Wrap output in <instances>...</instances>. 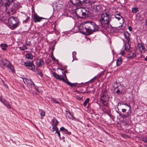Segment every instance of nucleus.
<instances>
[{
	"mask_svg": "<svg viewBox=\"0 0 147 147\" xmlns=\"http://www.w3.org/2000/svg\"><path fill=\"white\" fill-rule=\"evenodd\" d=\"M111 18L109 12L102 13L98 20V22L100 24V26L103 29L107 30L109 28V23Z\"/></svg>",
	"mask_w": 147,
	"mask_h": 147,
	"instance_id": "1",
	"label": "nucleus"
},
{
	"mask_svg": "<svg viewBox=\"0 0 147 147\" xmlns=\"http://www.w3.org/2000/svg\"><path fill=\"white\" fill-rule=\"evenodd\" d=\"M85 28L86 29V35H89L93 32L98 30V26L92 21L86 22L85 23Z\"/></svg>",
	"mask_w": 147,
	"mask_h": 147,
	"instance_id": "2",
	"label": "nucleus"
},
{
	"mask_svg": "<svg viewBox=\"0 0 147 147\" xmlns=\"http://www.w3.org/2000/svg\"><path fill=\"white\" fill-rule=\"evenodd\" d=\"M8 23L7 26L11 30L15 29L19 23V20L18 18L13 16L10 17L8 20Z\"/></svg>",
	"mask_w": 147,
	"mask_h": 147,
	"instance_id": "3",
	"label": "nucleus"
},
{
	"mask_svg": "<svg viewBox=\"0 0 147 147\" xmlns=\"http://www.w3.org/2000/svg\"><path fill=\"white\" fill-rule=\"evenodd\" d=\"M88 10L82 7L76 8V14L78 18H85L88 14Z\"/></svg>",
	"mask_w": 147,
	"mask_h": 147,
	"instance_id": "4",
	"label": "nucleus"
},
{
	"mask_svg": "<svg viewBox=\"0 0 147 147\" xmlns=\"http://www.w3.org/2000/svg\"><path fill=\"white\" fill-rule=\"evenodd\" d=\"M109 98L108 92L107 91H104L101 94L100 100L101 103L105 106L108 105V103L106 102L109 100Z\"/></svg>",
	"mask_w": 147,
	"mask_h": 147,
	"instance_id": "5",
	"label": "nucleus"
},
{
	"mask_svg": "<svg viewBox=\"0 0 147 147\" xmlns=\"http://www.w3.org/2000/svg\"><path fill=\"white\" fill-rule=\"evenodd\" d=\"M53 76L57 79L59 80H62L63 82L67 83V84L71 86L75 87L76 86V84L75 83H71L68 81H67L63 77V76L59 75L57 74L55 72L53 73Z\"/></svg>",
	"mask_w": 147,
	"mask_h": 147,
	"instance_id": "6",
	"label": "nucleus"
},
{
	"mask_svg": "<svg viewBox=\"0 0 147 147\" xmlns=\"http://www.w3.org/2000/svg\"><path fill=\"white\" fill-rule=\"evenodd\" d=\"M92 10L93 12L97 13L98 14H100L103 11L101 5L96 3L93 4V7Z\"/></svg>",
	"mask_w": 147,
	"mask_h": 147,
	"instance_id": "7",
	"label": "nucleus"
},
{
	"mask_svg": "<svg viewBox=\"0 0 147 147\" xmlns=\"http://www.w3.org/2000/svg\"><path fill=\"white\" fill-rule=\"evenodd\" d=\"M4 66L5 65L9 68L13 73H15V70L14 66L11 64L10 62L6 59H4L1 60Z\"/></svg>",
	"mask_w": 147,
	"mask_h": 147,
	"instance_id": "8",
	"label": "nucleus"
},
{
	"mask_svg": "<svg viewBox=\"0 0 147 147\" xmlns=\"http://www.w3.org/2000/svg\"><path fill=\"white\" fill-rule=\"evenodd\" d=\"M86 0H69L73 6L76 7L82 6Z\"/></svg>",
	"mask_w": 147,
	"mask_h": 147,
	"instance_id": "9",
	"label": "nucleus"
},
{
	"mask_svg": "<svg viewBox=\"0 0 147 147\" xmlns=\"http://www.w3.org/2000/svg\"><path fill=\"white\" fill-rule=\"evenodd\" d=\"M24 65L26 67H28L27 68L32 71L35 72V66L33 64V61H27L24 62Z\"/></svg>",
	"mask_w": 147,
	"mask_h": 147,
	"instance_id": "10",
	"label": "nucleus"
},
{
	"mask_svg": "<svg viewBox=\"0 0 147 147\" xmlns=\"http://www.w3.org/2000/svg\"><path fill=\"white\" fill-rule=\"evenodd\" d=\"M24 84L27 86L31 88H34L35 86V84L31 79H28L27 78H23Z\"/></svg>",
	"mask_w": 147,
	"mask_h": 147,
	"instance_id": "11",
	"label": "nucleus"
},
{
	"mask_svg": "<svg viewBox=\"0 0 147 147\" xmlns=\"http://www.w3.org/2000/svg\"><path fill=\"white\" fill-rule=\"evenodd\" d=\"M85 23L84 24H81L78 27L79 30L80 32L83 34L86 35V29L85 28Z\"/></svg>",
	"mask_w": 147,
	"mask_h": 147,
	"instance_id": "12",
	"label": "nucleus"
},
{
	"mask_svg": "<svg viewBox=\"0 0 147 147\" xmlns=\"http://www.w3.org/2000/svg\"><path fill=\"white\" fill-rule=\"evenodd\" d=\"M44 18L42 17H40L37 14H34V15L33 19L34 21L35 22H40L42 19Z\"/></svg>",
	"mask_w": 147,
	"mask_h": 147,
	"instance_id": "13",
	"label": "nucleus"
},
{
	"mask_svg": "<svg viewBox=\"0 0 147 147\" xmlns=\"http://www.w3.org/2000/svg\"><path fill=\"white\" fill-rule=\"evenodd\" d=\"M36 64L38 67L43 66L44 65V62L42 59H38L36 61Z\"/></svg>",
	"mask_w": 147,
	"mask_h": 147,
	"instance_id": "14",
	"label": "nucleus"
},
{
	"mask_svg": "<svg viewBox=\"0 0 147 147\" xmlns=\"http://www.w3.org/2000/svg\"><path fill=\"white\" fill-rule=\"evenodd\" d=\"M138 46L139 50L142 53H144L146 51V49L144 45L139 44Z\"/></svg>",
	"mask_w": 147,
	"mask_h": 147,
	"instance_id": "15",
	"label": "nucleus"
},
{
	"mask_svg": "<svg viewBox=\"0 0 147 147\" xmlns=\"http://www.w3.org/2000/svg\"><path fill=\"white\" fill-rule=\"evenodd\" d=\"M119 88L121 92V94L123 95L125 93L126 89L124 86H119Z\"/></svg>",
	"mask_w": 147,
	"mask_h": 147,
	"instance_id": "16",
	"label": "nucleus"
},
{
	"mask_svg": "<svg viewBox=\"0 0 147 147\" xmlns=\"http://www.w3.org/2000/svg\"><path fill=\"white\" fill-rule=\"evenodd\" d=\"M60 131L68 135H70L71 134V133L70 132L68 131L67 129L63 127H62L60 128Z\"/></svg>",
	"mask_w": 147,
	"mask_h": 147,
	"instance_id": "17",
	"label": "nucleus"
},
{
	"mask_svg": "<svg viewBox=\"0 0 147 147\" xmlns=\"http://www.w3.org/2000/svg\"><path fill=\"white\" fill-rule=\"evenodd\" d=\"M128 58H134L136 56V54L135 52H130L128 54Z\"/></svg>",
	"mask_w": 147,
	"mask_h": 147,
	"instance_id": "18",
	"label": "nucleus"
},
{
	"mask_svg": "<svg viewBox=\"0 0 147 147\" xmlns=\"http://www.w3.org/2000/svg\"><path fill=\"white\" fill-rule=\"evenodd\" d=\"M131 113V111L130 110H129L127 112L126 114H123L121 115V117L122 118L124 119L126 117H128L129 115Z\"/></svg>",
	"mask_w": 147,
	"mask_h": 147,
	"instance_id": "19",
	"label": "nucleus"
},
{
	"mask_svg": "<svg viewBox=\"0 0 147 147\" xmlns=\"http://www.w3.org/2000/svg\"><path fill=\"white\" fill-rule=\"evenodd\" d=\"M122 58L121 57H119L118 58L116 61V65L117 66H120L122 63Z\"/></svg>",
	"mask_w": 147,
	"mask_h": 147,
	"instance_id": "20",
	"label": "nucleus"
},
{
	"mask_svg": "<svg viewBox=\"0 0 147 147\" xmlns=\"http://www.w3.org/2000/svg\"><path fill=\"white\" fill-rule=\"evenodd\" d=\"M94 3H92L90 2L89 1L86 3V6L87 8H91L92 10V7H93V4Z\"/></svg>",
	"mask_w": 147,
	"mask_h": 147,
	"instance_id": "21",
	"label": "nucleus"
},
{
	"mask_svg": "<svg viewBox=\"0 0 147 147\" xmlns=\"http://www.w3.org/2000/svg\"><path fill=\"white\" fill-rule=\"evenodd\" d=\"M52 126H57L58 121L56 119H53L52 120Z\"/></svg>",
	"mask_w": 147,
	"mask_h": 147,
	"instance_id": "22",
	"label": "nucleus"
},
{
	"mask_svg": "<svg viewBox=\"0 0 147 147\" xmlns=\"http://www.w3.org/2000/svg\"><path fill=\"white\" fill-rule=\"evenodd\" d=\"M1 47H2V49L3 51H5L6 48L8 47L7 45L6 44L2 43L0 45Z\"/></svg>",
	"mask_w": 147,
	"mask_h": 147,
	"instance_id": "23",
	"label": "nucleus"
},
{
	"mask_svg": "<svg viewBox=\"0 0 147 147\" xmlns=\"http://www.w3.org/2000/svg\"><path fill=\"white\" fill-rule=\"evenodd\" d=\"M129 34L128 33V32H126L124 33V35L125 37L127 39V40L128 41V43L129 42V40H130V38H129Z\"/></svg>",
	"mask_w": 147,
	"mask_h": 147,
	"instance_id": "24",
	"label": "nucleus"
},
{
	"mask_svg": "<svg viewBox=\"0 0 147 147\" xmlns=\"http://www.w3.org/2000/svg\"><path fill=\"white\" fill-rule=\"evenodd\" d=\"M120 105H125L126 106H127L129 108V110H130L131 109V107L130 106V105L129 104H127L126 103H124L123 102H120Z\"/></svg>",
	"mask_w": 147,
	"mask_h": 147,
	"instance_id": "25",
	"label": "nucleus"
},
{
	"mask_svg": "<svg viewBox=\"0 0 147 147\" xmlns=\"http://www.w3.org/2000/svg\"><path fill=\"white\" fill-rule=\"evenodd\" d=\"M69 115H68V117L70 119H72L73 120H75L76 118L74 117L73 115H72L70 112H68Z\"/></svg>",
	"mask_w": 147,
	"mask_h": 147,
	"instance_id": "26",
	"label": "nucleus"
},
{
	"mask_svg": "<svg viewBox=\"0 0 147 147\" xmlns=\"http://www.w3.org/2000/svg\"><path fill=\"white\" fill-rule=\"evenodd\" d=\"M128 43V44H125L124 46V49L126 51H128L130 47V46L129 44V43Z\"/></svg>",
	"mask_w": 147,
	"mask_h": 147,
	"instance_id": "27",
	"label": "nucleus"
},
{
	"mask_svg": "<svg viewBox=\"0 0 147 147\" xmlns=\"http://www.w3.org/2000/svg\"><path fill=\"white\" fill-rule=\"evenodd\" d=\"M26 57L28 59H32L33 58V55L31 53L27 54L26 55Z\"/></svg>",
	"mask_w": 147,
	"mask_h": 147,
	"instance_id": "28",
	"label": "nucleus"
},
{
	"mask_svg": "<svg viewBox=\"0 0 147 147\" xmlns=\"http://www.w3.org/2000/svg\"><path fill=\"white\" fill-rule=\"evenodd\" d=\"M19 48L21 51H25L28 49V48L25 45H23V46L19 47Z\"/></svg>",
	"mask_w": 147,
	"mask_h": 147,
	"instance_id": "29",
	"label": "nucleus"
},
{
	"mask_svg": "<svg viewBox=\"0 0 147 147\" xmlns=\"http://www.w3.org/2000/svg\"><path fill=\"white\" fill-rule=\"evenodd\" d=\"M138 11V8L137 7H134L132 9V12L133 13H136Z\"/></svg>",
	"mask_w": 147,
	"mask_h": 147,
	"instance_id": "30",
	"label": "nucleus"
},
{
	"mask_svg": "<svg viewBox=\"0 0 147 147\" xmlns=\"http://www.w3.org/2000/svg\"><path fill=\"white\" fill-rule=\"evenodd\" d=\"M4 104L8 108L11 109V107L9 102L6 101H4Z\"/></svg>",
	"mask_w": 147,
	"mask_h": 147,
	"instance_id": "31",
	"label": "nucleus"
},
{
	"mask_svg": "<svg viewBox=\"0 0 147 147\" xmlns=\"http://www.w3.org/2000/svg\"><path fill=\"white\" fill-rule=\"evenodd\" d=\"M89 100L90 99L89 98H87L86 99L83 103V105L84 107L86 106L87 103L88 102Z\"/></svg>",
	"mask_w": 147,
	"mask_h": 147,
	"instance_id": "32",
	"label": "nucleus"
},
{
	"mask_svg": "<svg viewBox=\"0 0 147 147\" xmlns=\"http://www.w3.org/2000/svg\"><path fill=\"white\" fill-rule=\"evenodd\" d=\"M114 16L115 18L117 19L118 20H120L121 18H122L123 19V17L121 16H118L117 15H114Z\"/></svg>",
	"mask_w": 147,
	"mask_h": 147,
	"instance_id": "33",
	"label": "nucleus"
},
{
	"mask_svg": "<svg viewBox=\"0 0 147 147\" xmlns=\"http://www.w3.org/2000/svg\"><path fill=\"white\" fill-rule=\"evenodd\" d=\"M52 126V130L53 132H54L55 131V130H57V129H58V128L57 127V126Z\"/></svg>",
	"mask_w": 147,
	"mask_h": 147,
	"instance_id": "34",
	"label": "nucleus"
},
{
	"mask_svg": "<svg viewBox=\"0 0 147 147\" xmlns=\"http://www.w3.org/2000/svg\"><path fill=\"white\" fill-rule=\"evenodd\" d=\"M72 57H73V59L72 60V61H73L74 60V57H76V53L75 51H74L72 52Z\"/></svg>",
	"mask_w": 147,
	"mask_h": 147,
	"instance_id": "35",
	"label": "nucleus"
},
{
	"mask_svg": "<svg viewBox=\"0 0 147 147\" xmlns=\"http://www.w3.org/2000/svg\"><path fill=\"white\" fill-rule=\"evenodd\" d=\"M40 115L42 117L44 116L45 115V112L44 111L42 110L41 112L40 113Z\"/></svg>",
	"mask_w": 147,
	"mask_h": 147,
	"instance_id": "36",
	"label": "nucleus"
},
{
	"mask_svg": "<svg viewBox=\"0 0 147 147\" xmlns=\"http://www.w3.org/2000/svg\"><path fill=\"white\" fill-rule=\"evenodd\" d=\"M30 19V18L29 17H27V18L24 21H23V23H27L28 20H29Z\"/></svg>",
	"mask_w": 147,
	"mask_h": 147,
	"instance_id": "37",
	"label": "nucleus"
},
{
	"mask_svg": "<svg viewBox=\"0 0 147 147\" xmlns=\"http://www.w3.org/2000/svg\"><path fill=\"white\" fill-rule=\"evenodd\" d=\"M117 88L118 89L117 90L116 92L118 95L121 94V92L118 87H116V88Z\"/></svg>",
	"mask_w": 147,
	"mask_h": 147,
	"instance_id": "38",
	"label": "nucleus"
},
{
	"mask_svg": "<svg viewBox=\"0 0 147 147\" xmlns=\"http://www.w3.org/2000/svg\"><path fill=\"white\" fill-rule=\"evenodd\" d=\"M37 74H38L41 77H42L43 76L42 73L41 71H38Z\"/></svg>",
	"mask_w": 147,
	"mask_h": 147,
	"instance_id": "39",
	"label": "nucleus"
},
{
	"mask_svg": "<svg viewBox=\"0 0 147 147\" xmlns=\"http://www.w3.org/2000/svg\"><path fill=\"white\" fill-rule=\"evenodd\" d=\"M52 101L53 103L60 104V103L55 100L53 99Z\"/></svg>",
	"mask_w": 147,
	"mask_h": 147,
	"instance_id": "40",
	"label": "nucleus"
},
{
	"mask_svg": "<svg viewBox=\"0 0 147 147\" xmlns=\"http://www.w3.org/2000/svg\"><path fill=\"white\" fill-rule=\"evenodd\" d=\"M142 141L145 142L147 143V138H143L142 139Z\"/></svg>",
	"mask_w": 147,
	"mask_h": 147,
	"instance_id": "41",
	"label": "nucleus"
},
{
	"mask_svg": "<svg viewBox=\"0 0 147 147\" xmlns=\"http://www.w3.org/2000/svg\"><path fill=\"white\" fill-rule=\"evenodd\" d=\"M62 74H63V75H64V77L66 78L67 80V81H68L67 80V77H66V73H65V71L63 72L62 73Z\"/></svg>",
	"mask_w": 147,
	"mask_h": 147,
	"instance_id": "42",
	"label": "nucleus"
},
{
	"mask_svg": "<svg viewBox=\"0 0 147 147\" xmlns=\"http://www.w3.org/2000/svg\"><path fill=\"white\" fill-rule=\"evenodd\" d=\"M125 53V51L124 50H121L120 51V54L122 55H123Z\"/></svg>",
	"mask_w": 147,
	"mask_h": 147,
	"instance_id": "43",
	"label": "nucleus"
},
{
	"mask_svg": "<svg viewBox=\"0 0 147 147\" xmlns=\"http://www.w3.org/2000/svg\"><path fill=\"white\" fill-rule=\"evenodd\" d=\"M57 134L58 136L59 137V138L60 139H61V135H60V134L59 131L57 133Z\"/></svg>",
	"mask_w": 147,
	"mask_h": 147,
	"instance_id": "44",
	"label": "nucleus"
},
{
	"mask_svg": "<svg viewBox=\"0 0 147 147\" xmlns=\"http://www.w3.org/2000/svg\"><path fill=\"white\" fill-rule=\"evenodd\" d=\"M0 101L2 102L3 103V104H4V101H5L4 100H3L2 99V98L1 97H0Z\"/></svg>",
	"mask_w": 147,
	"mask_h": 147,
	"instance_id": "45",
	"label": "nucleus"
},
{
	"mask_svg": "<svg viewBox=\"0 0 147 147\" xmlns=\"http://www.w3.org/2000/svg\"><path fill=\"white\" fill-rule=\"evenodd\" d=\"M116 112H117V113L119 114V115L120 116H121V115H122V114H121V112H120V111H117Z\"/></svg>",
	"mask_w": 147,
	"mask_h": 147,
	"instance_id": "46",
	"label": "nucleus"
},
{
	"mask_svg": "<svg viewBox=\"0 0 147 147\" xmlns=\"http://www.w3.org/2000/svg\"><path fill=\"white\" fill-rule=\"evenodd\" d=\"M26 45L27 46H29L30 44V42H26Z\"/></svg>",
	"mask_w": 147,
	"mask_h": 147,
	"instance_id": "47",
	"label": "nucleus"
},
{
	"mask_svg": "<svg viewBox=\"0 0 147 147\" xmlns=\"http://www.w3.org/2000/svg\"><path fill=\"white\" fill-rule=\"evenodd\" d=\"M51 58H52V59L53 61H55V58L53 55H52V56H51Z\"/></svg>",
	"mask_w": 147,
	"mask_h": 147,
	"instance_id": "48",
	"label": "nucleus"
},
{
	"mask_svg": "<svg viewBox=\"0 0 147 147\" xmlns=\"http://www.w3.org/2000/svg\"><path fill=\"white\" fill-rule=\"evenodd\" d=\"M126 109H122V111L123 113L126 112Z\"/></svg>",
	"mask_w": 147,
	"mask_h": 147,
	"instance_id": "49",
	"label": "nucleus"
},
{
	"mask_svg": "<svg viewBox=\"0 0 147 147\" xmlns=\"http://www.w3.org/2000/svg\"><path fill=\"white\" fill-rule=\"evenodd\" d=\"M61 71H63L65 69V68H63V67L61 68H59V69Z\"/></svg>",
	"mask_w": 147,
	"mask_h": 147,
	"instance_id": "50",
	"label": "nucleus"
},
{
	"mask_svg": "<svg viewBox=\"0 0 147 147\" xmlns=\"http://www.w3.org/2000/svg\"><path fill=\"white\" fill-rule=\"evenodd\" d=\"M128 29L129 31H131V26H129L128 27Z\"/></svg>",
	"mask_w": 147,
	"mask_h": 147,
	"instance_id": "51",
	"label": "nucleus"
},
{
	"mask_svg": "<svg viewBox=\"0 0 147 147\" xmlns=\"http://www.w3.org/2000/svg\"><path fill=\"white\" fill-rule=\"evenodd\" d=\"M48 60H47V61L46 60V61H45V62H46V63L47 64H49V61H48Z\"/></svg>",
	"mask_w": 147,
	"mask_h": 147,
	"instance_id": "52",
	"label": "nucleus"
},
{
	"mask_svg": "<svg viewBox=\"0 0 147 147\" xmlns=\"http://www.w3.org/2000/svg\"><path fill=\"white\" fill-rule=\"evenodd\" d=\"M36 86L35 85V86L34 88H35L36 90L38 92H39V91H38V89L36 88Z\"/></svg>",
	"mask_w": 147,
	"mask_h": 147,
	"instance_id": "53",
	"label": "nucleus"
},
{
	"mask_svg": "<svg viewBox=\"0 0 147 147\" xmlns=\"http://www.w3.org/2000/svg\"><path fill=\"white\" fill-rule=\"evenodd\" d=\"M95 79V78H92L91 80H90V81H94Z\"/></svg>",
	"mask_w": 147,
	"mask_h": 147,
	"instance_id": "54",
	"label": "nucleus"
},
{
	"mask_svg": "<svg viewBox=\"0 0 147 147\" xmlns=\"http://www.w3.org/2000/svg\"><path fill=\"white\" fill-rule=\"evenodd\" d=\"M119 103H120V102H118V104L117 105H116V107H118L119 106V105H120V104H119Z\"/></svg>",
	"mask_w": 147,
	"mask_h": 147,
	"instance_id": "55",
	"label": "nucleus"
},
{
	"mask_svg": "<svg viewBox=\"0 0 147 147\" xmlns=\"http://www.w3.org/2000/svg\"><path fill=\"white\" fill-rule=\"evenodd\" d=\"M55 131H56L55 132V133L57 134L58 132L59 131H58V129H57V130H55Z\"/></svg>",
	"mask_w": 147,
	"mask_h": 147,
	"instance_id": "56",
	"label": "nucleus"
},
{
	"mask_svg": "<svg viewBox=\"0 0 147 147\" xmlns=\"http://www.w3.org/2000/svg\"><path fill=\"white\" fill-rule=\"evenodd\" d=\"M144 60L145 61H147V56L145 58Z\"/></svg>",
	"mask_w": 147,
	"mask_h": 147,
	"instance_id": "57",
	"label": "nucleus"
},
{
	"mask_svg": "<svg viewBox=\"0 0 147 147\" xmlns=\"http://www.w3.org/2000/svg\"><path fill=\"white\" fill-rule=\"evenodd\" d=\"M115 15H117L118 16H121L120 15V14L119 13L117 14H115Z\"/></svg>",
	"mask_w": 147,
	"mask_h": 147,
	"instance_id": "58",
	"label": "nucleus"
},
{
	"mask_svg": "<svg viewBox=\"0 0 147 147\" xmlns=\"http://www.w3.org/2000/svg\"><path fill=\"white\" fill-rule=\"evenodd\" d=\"M63 67V68H65V69H66L67 68V66H64Z\"/></svg>",
	"mask_w": 147,
	"mask_h": 147,
	"instance_id": "59",
	"label": "nucleus"
},
{
	"mask_svg": "<svg viewBox=\"0 0 147 147\" xmlns=\"http://www.w3.org/2000/svg\"><path fill=\"white\" fill-rule=\"evenodd\" d=\"M65 73H68V71L67 70L65 71Z\"/></svg>",
	"mask_w": 147,
	"mask_h": 147,
	"instance_id": "60",
	"label": "nucleus"
},
{
	"mask_svg": "<svg viewBox=\"0 0 147 147\" xmlns=\"http://www.w3.org/2000/svg\"><path fill=\"white\" fill-rule=\"evenodd\" d=\"M3 18V19L4 20H5V19L6 20V18H5L4 17Z\"/></svg>",
	"mask_w": 147,
	"mask_h": 147,
	"instance_id": "61",
	"label": "nucleus"
},
{
	"mask_svg": "<svg viewBox=\"0 0 147 147\" xmlns=\"http://www.w3.org/2000/svg\"><path fill=\"white\" fill-rule=\"evenodd\" d=\"M146 24H147V19L146 20Z\"/></svg>",
	"mask_w": 147,
	"mask_h": 147,
	"instance_id": "62",
	"label": "nucleus"
},
{
	"mask_svg": "<svg viewBox=\"0 0 147 147\" xmlns=\"http://www.w3.org/2000/svg\"><path fill=\"white\" fill-rule=\"evenodd\" d=\"M0 65H1V64L0 63Z\"/></svg>",
	"mask_w": 147,
	"mask_h": 147,
	"instance_id": "63",
	"label": "nucleus"
}]
</instances>
